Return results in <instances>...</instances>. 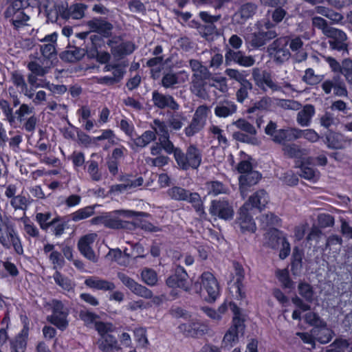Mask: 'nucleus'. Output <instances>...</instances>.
<instances>
[{"instance_id": "nucleus-1", "label": "nucleus", "mask_w": 352, "mask_h": 352, "mask_svg": "<svg viewBox=\"0 0 352 352\" xmlns=\"http://www.w3.org/2000/svg\"><path fill=\"white\" fill-rule=\"evenodd\" d=\"M265 133L270 137L272 142L276 144L294 141L302 137L312 142L319 139L318 133L312 129L300 130L297 128L278 129L276 123L272 120L266 126Z\"/></svg>"}, {"instance_id": "nucleus-2", "label": "nucleus", "mask_w": 352, "mask_h": 352, "mask_svg": "<svg viewBox=\"0 0 352 352\" xmlns=\"http://www.w3.org/2000/svg\"><path fill=\"white\" fill-rule=\"evenodd\" d=\"M230 309L234 313L232 324L226 331L222 340V347H232L236 342L239 336H243L245 325L239 308L234 303H230Z\"/></svg>"}, {"instance_id": "nucleus-3", "label": "nucleus", "mask_w": 352, "mask_h": 352, "mask_svg": "<svg viewBox=\"0 0 352 352\" xmlns=\"http://www.w3.org/2000/svg\"><path fill=\"white\" fill-rule=\"evenodd\" d=\"M189 65L192 72L191 91L197 96H203V87L206 84V80L212 78V74L208 67L203 65L202 63L196 59H190Z\"/></svg>"}, {"instance_id": "nucleus-4", "label": "nucleus", "mask_w": 352, "mask_h": 352, "mask_svg": "<svg viewBox=\"0 0 352 352\" xmlns=\"http://www.w3.org/2000/svg\"><path fill=\"white\" fill-rule=\"evenodd\" d=\"M200 282L197 281L194 287L197 293H199L206 300L214 302L219 293V285L217 279L209 272H204L199 278Z\"/></svg>"}, {"instance_id": "nucleus-5", "label": "nucleus", "mask_w": 352, "mask_h": 352, "mask_svg": "<svg viewBox=\"0 0 352 352\" xmlns=\"http://www.w3.org/2000/svg\"><path fill=\"white\" fill-rule=\"evenodd\" d=\"M175 159L182 170H186L190 168L197 169L201 162V155L195 146L190 145L188 147L186 153H184L180 148L176 149Z\"/></svg>"}, {"instance_id": "nucleus-6", "label": "nucleus", "mask_w": 352, "mask_h": 352, "mask_svg": "<svg viewBox=\"0 0 352 352\" xmlns=\"http://www.w3.org/2000/svg\"><path fill=\"white\" fill-rule=\"evenodd\" d=\"M0 243L5 248H9L11 245L18 254H22V246L20 239L16 236L14 230L8 222L3 219L0 212Z\"/></svg>"}, {"instance_id": "nucleus-7", "label": "nucleus", "mask_w": 352, "mask_h": 352, "mask_svg": "<svg viewBox=\"0 0 352 352\" xmlns=\"http://www.w3.org/2000/svg\"><path fill=\"white\" fill-rule=\"evenodd\" d=\"M118 277L120 281L134 294L146 299L153 298L152 301L155 304H160L161 299L155 296L153 298V292L145 286L138 283L133 278H130L124 273H118Z\"/></svg>"}, {"instance_id": "nucleus-8", "label": "nucleus", "mask_w": 352, "mask_h": 352, "mask_svg": "<svg viewBox=\"0 0 352 352\" xmlns=\"http://www.w3.org/2000/svg\"><path fill=\"white\" fill-rule=\"evenodd\" d=\"M209 110V107L206 105H200L197 108L190 123L185 129L186 136H193L202 130L205 126Z\"/></svg>"}, {"instance_id": "nucleus-9", "label": "nucleus", "mask_w": 352, "mask_h": 352, "mask_svg": "<svg viewBox=\"0 0 352 352\" xmlns=\"http://www.w3.org/2000/svg\"><path fill=\"white\" fill-rule=\"evenodd\" d=\"M52 309L53 313L47 317V320L59 329H65L68 325L67 309L64 307L60 301L56 300L52 301Z\"/></svg>"}, {"instance_id": "nucleus-10", "label": "nucleus", "mask_w": 352, "mask_h": 352, "mask_svg": "<svg viewBox=\"0 0 352 352\" xmlns=\"http://www.w3.org/2000/svg\"><path fill=\"white\" fill-rule=\"evenodd\" d=\"M179 329L185 336L191 338L202 336L210 331L208 325L196 320L181 324Z\"/></svg>"}, {"instance_id": "nucleus-11", "label": "nucleus", "mask_w": 352, "mask_h": 352, "mask_svg": "<svg viewBox=\"0 0 352 352\" xmlns=\"http://www.w3.org/2000/svg\"><path fill=\"white\" fill-rule=\"evenodd\" d=\"M166 283L170 287L181 288L186 292L190 291L191 287V283L188 280V274L186 270L180 266H178L175 269L174 274L166 279Z\"/></svg>"}, {"instance_id": "nucleus-12", "label": "nucleus", "mask_w": 352, "mask_h": 352, "mask_svg": "<svg viewBox=\"0 0 352 352\" xmlns=\"http://www.w3.org/2000/svg\"><path fill=\"white\" fill-rule=\"evenodd\" d=\"M10 2L4 16L18 30L22 26V0H10Z\"/></svg>"}, {"instance_id": "nucleus-13", "label": "nucleus", "mask_w": 352, "mask_h": 352, "mask_svg": "<svg viewBox=\"0 0 352 352\" xmlns=\"http://www.w3.org/2000/svg\"><path fill=\"white\" fill-rule=\"evenodd\" d=\"M97 237L96 233H91L82 236L78 243V248L80 253L89 261L96 263L98 256L91 248V245Z\"/></svg>"}, {"instance_id": "nucleus-14", "label": "nucleus", "mask_w": 352, "mask_h": 352, "mask_svg": "<svg viewBox=\"0 0 352 352\" xmlns=\"http://www.w3.org/2000/svg\"><path fill=\"white\" fill-rule=\"evenodd\" d=\"M10 81L12 85L10 86L8 91L12 103L14 107L20 104V96L22 90V73L19 70H15L11 72Z\"/></svg>"}, {"instance_id": "nucleus-15", "label": "nucleus", "mask_w": 352, "mask_h": 352, "mask_svg": "<svg viewBox=\"0 0 352 352\" xmlns=\"http://www.w3.org/2000/svg\"><path fill=\"white\" fill-rule=\"evenodd\" d=\"M277 35L274 30L261 31L250 34L246 37V41L250 43L252 47L259 48L265 45L270 41L275 38Z\"/></svg>"}, {"instance_id": "nucleus-16", "label": "nucleus", "mask_w": 352, "mask_h": 352, "mask_svg": "<svg viewBox=\"0 0 352 352\" xmlns=\"http://www.w3.org/2000/svg\"><path fill=\"white\" fill-rule=\"evenodd\" d=\"M210 212L212 215L226 220L232 218L234 214L232 207L225 200L213 201Z\"/></svg>"}, {"instance_id": "nucleus-17", "label": "nucleus", "mask_w": 352, "mask_h": 352, "mask_svg": "<svg viewBox=\"0 0 352 352\" xmlns=\"http://www.w3.org/2000/svg\"><path fill=\"white\" fill-rule=\"evenodd\" d=\"M119 38H115L110 40L109 45L111 47V53L118 59L133 52L135 45L131 42H120Z\"/></svg>"}, {"instance_id": "nucleus-18", "label": "nucleus", "mask_w": 352, "mask_h": 352, "mask_svg": "<svg viewBox=\"0 0 352 352\" xmlns=\"http://www.w3.org/2000/svg\"><path fill=\"white\" fill-rule=\"evenodd\" d=\"M327 37L331 38L329 44L332 50L347 52L348 45L346 43L347 36L342 30L334 28Z\"/></svg>"}, {"instance_id": "nucleus-19", "label": "nucleus", "mask_w": 352, "mask_h": 352, "mask_svg": "<svg viewBox=\"0 0 352 352\" xmlns=\"http://www.w3.org/2000/svg\"><path fill=\"white\" fill-rule=\"evenodd\" d=\"M249 204H244L239 211L237 219L238 223L242 231L254 232L256 225L251 216L250 210L248 209Z\"/></svg>"}, {"instance_id": "nucleus-20", "label": "nucleus", "mask_w": 352, "mask_h": 352, "mask_svg": "<svg viewBox=\"0 0 352 352\" xmlns=\"http://www.w3.org/2000/svg\"><path fill=\"white\" fill-rule=\"evenodd\" d=\"M153 101L155 106L160 109L168 107L173 110H177L179 108V104L171 96L164 95L157 91L153 93Z\"/></svg>"}, {"instance_id": "nucleus-21", "label": "nucleus", "mask_w": 352, "mask_h": 352, "mask_svg": "<svg viewBox=\"0 0 352 352\" xmlns=\"http://www.w3.org/2000/svg\"><path fill=\"white\" fill-rule=\"evenodd\" d=\"M260 179L257 171H250L240 176L239 184L241 195L245 197L247 195L248 188L256 184Z\"/></svg>"}, {"instance_id": "nucleus-22", "label": "nucleus", "mask_w": 352, "mask_h": 352, "mask_svg": "<svg viewBox=\"0 0 352 352\" xmlns=\"http://www.w3.org/2000/svg\"><path fill=\"white\" fill-rule=\"evenodd\" d=\"M0 107L5 113L9 122L14 126L21 124L22 122V105H21L14 113H12L8 101L2 100L0 101Z\"/></svg>"}, {"instance_id": "nucleus-23", "label": "nucleus", "mask_w": 352, "mask_h": 352, "mask_svg": "<svg viewBox=\"0 0 352 352\" xmlns=\"http://www.w3.org/2000/svg\"><path fill=\"white\" fill-rule=\"evenodd\" d=\"M311 333L314 339L321 344L328 343L333 336V331L327 327L325 322L324 324L314 327L311 330Z\"/></svg>"}, {"instance_id": "nucleus-24", "label": "nucleus", "mask_w": 352, "mask_h": 352, "mask_svg": "<svg viewBox=\"0 0 352 352\" xmlns=\"http://www.w3.org/2000/svg\"><path fill=\"white\" fill-rule=\"evenodd\" d=\"M236 105L228 100L219 102L214 108V114L218 118H227L236 113Z\"/></svg>"}, {"instance_id": "nucleus-25", "label": "nucleus", "mask_w": 352, "mask_h": 352, "mask_svg": "<svg viewBox=\"0 0 352 352\" xmlns=\"http://www.w3.org/2000/svg\"><path fill=\"white\" fill-rule=\"evenodd\" d=\"M99 349L103 352H115L120 350L118 342L113 335L100 338L98 341Z\"/></svg>"}, {"instance_id": "nucleus-26", "label": "nucleus", "mask_w": 352, "mask_h": 352, "mask_svg": "<svg viewBox=\"0 0 352 352\" xmlns=\"http://www.w3.org/2000/svg\"><path fill=\"white\" fill-rule=\"evenodd\" d=\"M245 204H249L248 209L252 210L253 208H257L261 210L267 204V193L264 190H260L256 192L253 195L250 196L248 201Z\"/></svg>"}, {"instance_id": "nucleus-27", "label": "nucleus", "mask_w": 352, "mask_h": 352, "mask_svg": "<svg viewBox=\"0 0 352 352\" xmlns=\"http://www.w3.org/2000/svg\"><path fill=\"white\" fill-rule=\"evenodd\" d=\"M85 283L91 288L100 290L112 291L116 288L113 283L94 277L87 278Z\"/></svg>"}, {"instance_id": "nucleus-28", "label": "nucleus", "mask_w": 352, "mask_h": 352, "mask_svg": "<svg viewBox=\"0 0 352 352\" xmlns=\"http://www.w3.org/2000/svg\"><path fill=\"white\" fill-rule=\"evenodd\" d=\"M256 9L257 6L254 3H247L243 4L234 15L236 19H240L236 21L237 23H244L247 19L252 17L255 14Z\"/></svg>"}, {"instance_id": "nucleus-29", "label": "nucleus", "mask_w": 352, "mask_h": 352, "mask_svg": "<svg viewBox=\"0 0 352 352\" xmlns=\"http://www.w3.org/2000/svg\"><path fill=\"white\" fill-rule=\"evenodd\" d=\"M315 113L314 107L311 104H306L297 114V122L302 126H308L311 122L312 116Z\"/></svg>"}, {"instance_id": "nucleus-30", "label": "nucleus", "mask_w": 352, "mask_h": 352, "mask_svg": "<svg viewBox=\"0 0 352 352\" xmlns=\"http://www.w3.org/2000/svg\"><path fill=\"white\" fill-rule=\"evenodd\" d=\"M87 25L92 31L104 34H108L112 29L111 24L100 19L91 20L87 22Z\"/></svg>"}, {"instance_id": "nucleus-31", "label": "nucleus", "mask_w": 352, "mask_h": 352, "mask_svg": "<svg viewBox=\"0 0 352 352\" xmlns=\"http://www.w3.org/2000/svg\"><path fill=\"white\" fill-rule=\"evenodd\" d=\"M85 55L83 50L72 47L70 50L63 52L60 54V58L65 62L75 63L80 60Z\"/></svg>"}, {"instance_id": "nucleus-32", "label": "nucleus", "mask_w": 352, "mask_h": 352, "mask_svg": "<svg viewBox=\"0 0 352 352\" xmlns=\"http://www.w3.org/2000/svg\"><path fill=\"white\" fill-rule=\"evenodd\" d=\"M283 145V154L290 158L300 157L304 154L303 151L295 144H286V142L280 144Z\"/></svg>"}, {"instance_id": "nucleus-33", "label": "nucleus", "mask_w": 352, "mask_h": 352, "mask_svg": "<svg viewBox=\"0 0 352 352\" xmlns=\"http://www.w3.org/2000/svg\"><path fill=\"white\" fill-rule=\"evenodd\" d=\"M312 26L320 30L324 36H327L335 28L329 25L328 21L321 16L311 18Z\"/></svg>"}, {"instance_id": "nucleus-34", "label": "nucleus", "mask_w": 352, "mask_h": 352, "mask_svg": "<svg viewBox=\"0 0 352 352\" xmlns=\"http://www.w3.org/2000/svg\"><path fill=\"white\" fill-rule=\"evenodd\" d=\"M326 139L327 146L329 148L340 149L344 146L345 142L343 140L342 135L340 133H329Z\"/></svg>"}, {"instance_id": "nucleus-35", "label": "nucleus", "mask_w": 352, "mask_h": 352, "mask_svg": "<svg viewBox=\"0 0 352 352\" xmlns=\"http://www.w3.org/2000/svg\"><path fill=\"white\" fill-rule=\"evenodd\" d=\"M289 38L287 36L278 38L267 47V51L272 56L274 54V52H278L287 48Z\"/></svg>"}, {"instance_id": "nucleus-36", "label": "nucleus", "mask_w": 352, "mask_h": 352, "mask_svg": "<svg viewBox=\"0 0 352 352\" xmlns=\"http://www.w3.org/2000/svg\"><path fill=\"white\" fill-rule=\"evenodd\" d=\"M299 294L308 302L314 301V291L311 285L305 282H300L298 286Z\"/></svg>"}, {"instance_id": "nucleus-37", "label": "nucleus", "mask_w": 352, "mask_h": 352, "mask_svg": "<svg viewBox=\"0 0 352 352\" xmlns=\"http://www.w3.org/2000/svg\"><path fill=\"white\" fill-rule=\"evenodd\" d=\"M142 281L149 286L157 284L158 278L156 272L151 268H144L141 273Z\"/></svg>"}, {"instance_id": "nucleus-38", "label": "nucleus", "mask_w": 352, "mask_h": 352, "mask_svg": "<svg viewBox=\"0 0 352 352\" xmlns=\"http://www.w3.org/2000/svg\"><path fill=\"white\" fill-rule=\"evenodd\" d=\"M329 347L326 352H349L351 349L349 342L342 338L336 339Z\"/></svg>"}, {"instance_id": "nucleus-39", "label": "nucleus", "mask_w": 352, "mask_h": 352, "mask_svg": "<svg viewBox=\"0 0 352 352\" xmlns=\"http://www.w3.org/2000/svg\"><path fill=\"white\" fill-rule=\"evenodd\" d=\"M300 175L306 179H316L319 177V173L313 166L307 163L302 164Z\"/></svg>"}, {"instance_id": "nucleus-40", "label": "nucleus", "mask_w": 352, "mask_h": 352, "mask_svg": "<svg viewBox=\"0 0 352 352\" xmlns=\"http://www.w3.org/2000/svg\"><path fill=\"white\" fill-rule=\"evenodd\" d=\"M168 195L176 201H185L188 199V191L178 186H174L168 191Z\"/></svg>"}, {"instance_id": "nucleus-41", "label": "nucleus", "mask_w": 352, "mask_h": 352, "mask_svg": "<svg viewBox=\"0 0 352 352\" xmlns=\"http://www.w3.org/2000/svg\"><path fill=\"white\" fill-rule=\"evenodd\" d=\"M156 139L155 132L151 131H145L141 136L134 140V144L137 146L144 147L152 141Z\"/></svg>"}, {"instance_id": "nucleus-42", "label": "nucleus", "mask_w": 352, "mask_h": 352, "mask_svg": "<svg viewBox=\"0 0 352 352\" xmlns=\"http://www.w3.org/2000/svg\"><path fill=\"white\" fill-rule=\"evenodd\" d=\"M252 84L249 80L240 84V88L236 93L237 101L243 102L248 97L249 91L252 90Z\"/></svg>"}, {"instance_id": "nucleus-43", "label": "nucleus", "mask_w": 352, "mask_h": 352, "mask_svg": "<svg viewBox=\"0 0 352 352\" xmlns=\"http://www.w3.org/2000/svg\"><path fill=\"white\" fill-rule=\"evenodd\" d=\"M272 104V100L268 96L263 97L261 100L254 104V105L249 108L247 111L249 113H254L256 110H266L269 109Z\"/></svg>"}, {"instance_id": "nucleus-44", "label": "nucleus", "mask_w": 352, "mask_h": 352, "mask_svg": "<svg viewBox=\"0 0 352 352\" xmlns=\"http://www.w3.org/2000/svg\"><path fill=\"white\" fill-rule=\"evenodd\" d=\"M276 240V242L280 243L281 249L279 254V257L281 259L285 258L290 252V245L286 239L283 236L273 235L272 241Z\"/></svg>"}, {"instance_id": "nucleus-45", "label": "nucleus", "mask_w": 352, "mask_h": 352, "mask_svg": "<svg viewBox=\"0 0 352 352\" xmlns=\"http://www.w3.org/2000/svg\"><path fill=\"white\" fill-rule=\"evenodd\" d=\"M232 124L243 131L249 133L251 135H255L256 134V130L255 127L245 119L240 118L235 122H232Z\"/></svg>"}, {"instance_id": "nucleus-46", "label": "nucleus", "mask_w": 352, "mask_h": 352, "mask_svg": "<svg viewBox=\"0 0 352 352\" xmlns=\"http://www.w3.org/2000/svg\"><path fill=\"white\" fill-rule=\"evenodd\" d=\"M94 213V208L91 206L81 208L71 214L72 219L74 221H78L87 219Z\"/></svg>"}, {"instance_id": "nucleus-47", "label": "nucleus", "mask_w": 352, "mask_h": 352, "mask_svg": "<svg viewBox=\"0 0 352 352\" xmlns=\"http://www.w3.org/2000/svg\"><path fill=\"white\" fill-rule=\"evenodd\" d=\"M342 239L337 235L330 236L326 243V248H329L333 252L338 253L340 251Z\"/></svg>"}, {"instance_id": "nucleus-48", "label": "nucleus", "mask_w": 352, "mask_h": 352, "mask_svg": "<svg viewBox=\"0 0 352 352\" xmlns=\"http://www.w3.org/2000/svg\"><path fill=\"white\" fill-rule=\"evenodd\" d=\"M95 329L100 336V338H103L107 335H112L114 330L112 324L99 321L96 322Z\"/></svg>"}, {"instance_id": "nucleus-49", "label": "nucleus", "mask_w": 352, "mask_h": 352, "mask_svg": "<svg viewBox=\"0 0 352 352\" xmlns=\"http://www.w3.org/2000/svg\"><path fill=\"white\" fill-rule=\"evenodd\" d=\"M79 318L86 326L89 327L91 324H95L96 322H98L97 320L99 318V316L92 312L81 310L79 312Z\"/></svg>"}, {"instance_id": "nucleus-50", "label": "nucleus", "mask_w": 352, "mask_h": 352, "mask_svg": "<svg viewBox=\"0 0 352 352\" xmlns=\"http://www.w3.org/2000/svg\"><path fill=\"white\" fill-rule=\"evenodd\" d=\"M126 223V221H122L113 217L111 214H110L109 215H105L104 225L107 228L119 229L124 228L125 226L124 224Z\"/></svg>"}, {"instance_id": "nucleus-51", "label": "nucleus", "mask_w": 352, "mask_h": 352, "mask_svg": "<svg viewBox=\"0 0 352 352\" xmlns=\"http://www.w3.org/2000/svg\"><path fill=\"white\" fill-rule=\"evenodd\" d=\"M232 136L234 140L241 142H245L252 145H258L260 144V141L254 135L250 137L243 133L237 131L234 132Z\"/></svg>"}, {"instance_id": "nucleus-52", "label": "nucleus", "mask_w": 352, "mask_h": 352, "mask_svg": "<svg viewBox=\"0 0 352 352\" xmlns=\"http://www.w3.org/2000/svg\"><path fill=\"white\" fill-rule=\"evenodd\" d=\"M279 280L282 283L285 288H292L294 286L293 281L289 277V272L287 269L278 270L276 272Z\"/></svg>"}, {"instance_id": "nucleus-53", "label": "nucleus", "mask_w": 352, "mask_h": 352, "mask_svg": "<svg viewBox=\"0 0 352 352\" xmlns=\"http://www.w3.org/2000/svg\"><path fill=\"white\" fill-rule=\"evenodd\" d=\"M334 94L338 96H347L348 91L344 82L340 76H335Z\"/></svg>"}, {"instance_id": "nucleus-54", "label": "nucleus", "mask_w": 352, "mask_h": 352, "mask_svg": "<svg viewBox=\"0 0 352 352\" xmlns=\"http://www.w3.org/2000/svg\"><path fill=\"white\" fill-rule=\"evenodd\" d=\"M342 74L346 80L352 85V60L345 58L342 60Z\"/></svg>"}, {"instance_id": "nucleus-55", "label": "nucleus", "mask_w": 352, "mask_h": 352, "mask_svg": "<svg viewBox=\"0 0 352 352\" xmlns=\"http://www.w3.org/2000/svg\"><path fill=\"white\" fill-rule=\"evenodd\" d=\"M41 52L43 57L49 60L56 58V52L54 44L47 43L41 46Z\"/></svg>"}, {"instance_id": "nucleus-56", "label": "nucleus", "mask_w": 352, "mask_h": 352, "mask_svg": "<svg viewBox=\"0 0 352 352\" xmlns=\"http://www.w3.org/2000/svg\"><path fill=\"white\" fill-rule=\"evenodd\" d=\"M186 118L182 114L175 113L173 114L168 120L169 126L174 130H179L183 126V122Z\"/></svg>"}, {"instance_id": "nucleus-57", "label": "nucleus", "mask_w": 352, "mask_h": 352, "mask_svg": "<svg viewBox=\"0 0 352 352\" xmlns=\"http://www.w3.org/2000/svg\"><path fill=\"white\" fill-rule=\"evenodd\" d=\"M225 74L227 75L230 79L234 80L238 82L239 84H241L248 80L246 79L245 75L239 72L237 69H226L225 70Z\"/></svg>"}, {"instance_id": "nucleus-58", "label": "nucleus", "mask_w": 352, "mask_h": 352, "mask_svg": "<svg viewBox=\"0 0 352 352\" xmlns=\"http://www.w3.org/2000/svg\"><path fill=\"white\" fill-rule=\"evenodd\" d=\"M260 220L263 228L274 226L278 222V218L272 212L262 214Z\"/></svg>"}, {"instance_id": "nucleus-59", "label": "nucleus", "mask_w": 352, "mask_h": 352, "mask_svg": "<svg viewBox=\"0 0 352 352\" xmlns=\"http://www.w3.org/2000/svg\"><path fill=\"white\" fill-rule=\"evenodd\" d=\"M305 320L309 324L314 327H317L321 324H324V321L322 320L319 316L314 312H309L305 316Z\"/></svg>"}, {"instance_id": "nucleus-60", "label": "nucleus", "mask_w": 352, "mask_h": 352, "mask_svg": "<svg viewBox=\"0 0 352 352\" xmlns=\"http://www.w3.org/2000/svg\"><path fill=\"white\" fill-rule=\"evenodd\" d=\"M86 6L82 4H75L69 9V14L73 19H81L84 16V11Z\"/></svg>"}, {"instance_id": "nucleus-61", "label": "nucleus", "mask_w": 352, "mask_h": 352, "mask_svg": "<svg viewBox=\"0 0 352 352\" xmlns=\"http://www.w3.org/2000/svg\"><path fill=\"white\" fill-rule=\"evenodd\" d=\"M28 69L34 74L37 76H43L48 72L50 66L43 67L35 61H31L28 65Z\"/></svg>"}, {"instance_id": "nucleus-62", "label": "nucleus", "mask_w": 352, "mask_h": 352, "mask_svg": "<svg viewBox=\"0 0 352 352\" xmlns=\"http://www.w3.org/2000/svg\"><path fill=\"white\" fill-rule=\"evenodd\" d=\"M278 105L285 109L291 110H298L301 107V104L297 101L285 99H279Z\"/></svg>"}, {"instance_id": "nucleus-63", "label": "nucleus", "mask_w": 352, "mask_h": 352, "mask_svg": "<svg viewBox=\"0 0 352 352\" xmlns=\"http://www.w3.org/2000/svg\"><path fill=\"white\" fill-rule=\"evenodd\" d=\"M206 186H207V188L208 190L209 194L212 193L214 195H219L221 193L226 192V189L221 182H211L207 183Z\"/></svg>"}, {"instance_id": "nucleus-64", "label": "nucleus", "mask_w": 352, "mask_h": 352, "mask_svg": "<svg viewBox=\"0 0 352 352\" xmlns=\"http://www.w3.org/2000/svg\"><path fill=\"white\" fill-rule=\"evenodd\" d=\"M178 83V77L176 74L168 73L162 79V84L165 88H169Z\"/></svg>"}]
</instances>
